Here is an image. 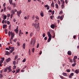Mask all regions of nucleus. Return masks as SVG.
I'll return each instance as SVG.
<instances>
[{"mask_svg":"<svg viewBox=\"0 0 79 79\" xmlns=\"http://www.w3.org/2000/svg\"><path fill=\"white\" fill-rule=\"evenodd\" d=\"M34 48H33L32 49V52L33 53H34Z\"/></svg>","mask_w":79,"mask_h":79,"instance_id":"50","label":"nucleus"},{"mask_svg":"<svg viewBox=\"0 0 79 79\" xmlns=\"http://www.w3.org/2000/svg\"><path fill=\"white\" fill-rule=\"evenodd\" d=\"M13 63L14 65H15L16 64V61H13Z\"/></svg>","mask_w":79,"mask_h":79,"instance_id":"31","label":"nucleus"},{"mask_svg":"<svg viewBox=\"0 0 79 79\" xmlns=\"http://www.w3.org/2000/svg\"><path fill=\"white\" fill-rule=\"evenodd\" d=\"M2 23L4 24L5 23V20H3L2 21Z\"/></svg>","mask_w":79,"mask_h":79,"instance_id":"51","label":"nucleus"},{"mask_svg":"<svg viewBox=\"0 0 79 79\" xmlns=\"http://www.w3.org/2000/svg\"><path fill=\"white\" fill-rule=\"evenodd\" d=\"M9 40H10V43L11 44H12V41H11V40H12L11 39H10Z\"/></svg>","mask_w":79,"mask_h":79,"instance_id":"42","label":"nucleus"},{"mask_svg":"<svg viewBox=\"0 0 79 79\" xmlns=\"http://www.w3.org/2000/svg\"><path fill=\"white\" fill-rule=\"evenodd\" d=\"M66 71L67 73H69L71 71L69 69H68Z\"/></svg>","mask_w":79,"mask_h":79,"instance_id":"47","label":"nucleus"},{"mask_svg":"<svg viewBox=\"0 0 79 79\" xmlns=\"http://www.w3.org/2000/svg\"><path fill=\"white\" fill-rule=\"evenodd\" d=\"M21 13H22V11H21V10H20V11H17V13L18 16H19V17H20V15H21Z\"/></svg>","mask_w":79,"mask_h":79,"instance_id":"3","label":"nucleus"},{"mask_svg":"<svg viewBox=\"0 0 79 79\" xmlns=\"http://www.w3.org/2000/svg\"><path fill=\"white\" fill-rule=\"evenodd\" d=\"M40 15L42 17H44V12H43V11H41L40 12Z\"/></svg>","mask_w":79,"mask_h":79,"instance_id":"9","label":"nucleus"},{"mask_svg":"<svg viewBox=\"0 0 79 79\" xmlns=\"http://www.w3.org/2000/svg\"><path fill=\"white\" fill-rule=\"evenodd\" d=\"M63 13V11L61 10L59 13V15H61V14H62Z\"/></svg>","mask_w":79,"mask_h":79,"instance_id":"46","label":"nucleus"},{"mask_svg":"<svg viewBox=\"0 0 79 79\" xmlns=\"http://www.w3.org/2000/svg\"><path fill=\"white\" fill-rule=\"evenodd\" d=\"M19 31V30L17 29H16L15 30V31L16 32V34H18V33Z\"/></svg>","mask_w":79,"mask_h":79,"instance_id":"14","label":"nucleus"},{"mask_svg":"<svg viewBox=\"0 0 79 79\" xmlns=\"http://www.w3.org/2000/svg\"><path fill=\"white\" fill-rule=\"evenodd\" d=\"M69 61L70 63H73V60H72V59L70 60Z\"/></svg>","mask_w":79,"mask_h":79,"instance_id":"54","label":"nucleus"},{"mask_svg":"<svg viewBox=\"0 0 79 79\" xmlns=\"http://www.w3.org/2000/svg\"><path fill=\"white\" fill-rule=\"evenodd\" d=\"M44 39L45 40H47V37H45Z\"/></svg>","mask_w":79,"mask_h":79,"instance_id":"56","label":"nucleus"},{"mask_svg":"<svg viewBox=\"0 0 79 79\" xmlns=\"http://www.w3.org/2000/svg\"><path fill=\"white\" fill-rule=\"evenodd\" d=\"M34 18H35V15H33L32 18V19H34Z\"/></svg>","mask_w":79,"mask_h":79,"instance_id":"32","label":"nucleus"},{"mask_svg":"<svg viewBox=\"0 0 79 79\" xmlns=\"http://www.w3.org/2000/svg\"><path fill=\"white\" fill-rule=\"evenodd\" d=\"M7 27V25H3V28H5V27Z\"/></svg>","mask_w":79,"mask_h":79,"instance_id":"21","label":"nucleus"},{"mask_svg":"<svg viewBox=\"0 0 79 79\" xmlns=\"http://www.w3.org/2000/svg\"><path fill=\"white\" fill-rule=\"evenodd\" d=\"M9 2L10 5H11V4H12V0H9Z\"/></svg>","mask_w":79,"mask_h":79,"instance_id":"30","label":"nucleus"},{"mask_svg":"<svg viewBox=\"0 0 79 79\" xmlns=\"http://www.w3.org/2000/svg\"><path fill=\"white\" fill-rule=\"evenodd\" d=\"M55 26L53 24H52L51 25V28H52V29H54L55 28Z\"/></svg>","mask_w":79,"mask_h":79,"instance_id":"8","label":"nucleus"},{"mask_svg":"<svg viewBox=\"0 0 79 79\" xmlns=\"http://www.w3.org/2000/svg\"><path fill=\"white\" fill-rule=\"evenodd\" d=\"M3 61L2 60H1L0 61V64H2L3 63Z\"/></svg>","mask_w":79,"mask_h":79,"instance_id":"49","label":"nucleus"},{"mask_svg":"<svg viewBox=\"0 0 79 79\" xmlns=\"http://www.w3.org/2000/svg\"><path fill=\"white\" fill-rule=\"evenodd\" d=\"M11 36H15V34L14 33H13L12 31H11Z\"/></svg>","mask_w":79,"mask_h":79,"instance_id":"20","label":"nucleus"},{"mask_svg":"<svg viewBox=\"0 0 79 79\" xmlns=\"http://www.w3.org/2000/svg\"><path fill=\"white\" fill-rule=\"evenodd\" d=\"M11 13L13 15H15V12L14 11V10H12Z\"/></svg>","mask_w":79,"mask_h":79,"instance_id":"13","label":"nucleus"},{"mask_svg":"<svg viewBox=\"0 0 79 79\" xmlns=\"http://www.w3.org/2000/svg\"><path fill=\"white\" fill-rule=\"evenodd\" d=\"M7 18H9V17L10 16V14H8V15H7Z\"/></svg>","mask_w":79,"mask_h":79,"instance_id":"55","label":"nucleus"},{"mask_svg":"<svg viewBox=\"0 0 79 79\" xmlns=\"http://www.w3.org/2000/svg\"><path fill=\"white\" fill-rule=\"evenodd\" d=\"M76 59H73V61L74 63H76V60H75Z\"/></svg>","mask_w":79,"mask_h":79,"instance_id":"59","label":"nucleus"},{"mask_svg":"<svg viewBox=\"0 0 79 79\" xmlns=\"http://www.w3.org/2000/svg\"><path fill=\"white\" fill-rule=\"evenodd\" d=\"M26 44L25 43H24L23 45V48L24 49H25V48H26Z\"/></svg>","mask_w":79,"mask_h":79,"instance_id":"15","label":"nucleus"},{"mask_svg":"<svg viewBox=\"0 0 79 79\" xmlns=\"http://www.w3.org/2000/svg\"><path fill=\"white\" fill-rule=\"evenodd\" d=\"M63 19V16H61L60 17V20H61V21H62V20Z\"/></svg>","mask_w":79,"mask_h":79,"instance_id":"37","label":"nucleus"},{"mask_svg":"<svg viewBox=\"0 0 79 79\" xmlns=\"http://www.w3.org/2000/svg\"><path fill=\"white\" fill-rule=\"evenodd\" d=\"M17 38H16L14 40H13V41L14 42H16V41L17 40Z\"/></svg>","mask_w":79,"mask_h":79,"instance_id":"28","label":"nucleus"},{"mask_svg":"<svg viewBox=\"0 0 79 79\" xmlns=\"http://www.w3.org/2000/svg\"><path fill=\"white\" fill-rule=\"evenodd\" d=\"M5 55H10V53L8 51H6V54Z\"/></svg>","mask_w":79,"mask_h":79,"instance_id":"7","label":"nucleus"},{"mask_svg":"<svg viewBox=\"0 0 79 79\" xmlns=\"http://www.w3.org/2000/svg\"><path fill=\"white\" fill-rule=\"evenodd\" d=\"M64 4H62L61 5V8L62 9H63L64 7Z\"/></svg>","mask_w":79,"mask_h":79,"instance_id":"25","label":"nucleus"},{"mask_svg":"<svg viewBox=\"0 0 79 79\" xmlns=\"http://www.w3.org/2000/svg\"><path fill=\"white\" fill-rule=\"evenodd\" d=\"M44 6H45V7H46V8H47L48 7H49V6H48V5H45Z\"/></svg>","mask_w":79,"mask_h":79,"instance_id":"53","label":"nucleus"},{"mask_svg":"<svg viewBox=\"0 0 79 79\" xmlns=\"http://www.w3.org/2000/svg\"><path fill=\"white\" fill-rule=\"evenodd\" d=\"M39 44L38 43L37 44V48H39Z\"/></svg>","mask_w":79,"mask_h":79,"instance_id":"57","label":"nucleus"},{"mask_svg":"<svg viewBox=\"0 0 79 79\" xmlns=\"http://www.w3.org/2000/svg\"><path fill=\"white\" fill-rule=\"evenodd\" d=\"M3 77V75L1 74H0V78H2Z\"/></svg>","mask_w":79,"mask_h":79,"instance_id":"35","label":"nucleus"},{"mask_svg":"<svg viewBox=\"0 0 79 79\" xmlns=\"http://www.w3.org/2000/svg\"><path fill=\"white\" fill-rule=\"evenodd\" d=\"M16 72H17V73H19V71H20V69H19L18 70L16 69Z\"/></svg>","mask_w":79,"mask_h":79,"instance_id":"26","label":"nucleus"},{"mask_svg":"<svg viewBox=\"0 0 79 79\" xmlns=\"http://www.w3.org/2000/svg\"><path fill=\"white\" fill-rule=\"evenodd\" d=\"M25 61H26V59L24 58V59L23 60V62H24Z\"/></svg>","mask_w":79,"mask_h":79,"instance_id":"52","label":"nucleus"},{"mask_svg":"<svg viewBox=\"0 0 79 79\" xmlns=\"http://www.w3.org/2000/svg\"><path fill=\"white\" fill-rule=\"evenodd\" d=\"M7 69L8 70H9V71L8 72V73H10L12 71L11 69V66H9L8 67H7Z\"/></svg>","mask_w":79,"mask_h":79,"instance_id":"4","label":"nucleus"},{"mask_svg":"<svg viewBox=\"0 0 79 79\" xmlns=\"http://www.w3.org/2000/svg\"><path fill=\"white\" fill-rule=\"evenodd\" d=\"M33 34V33L32 32H31L30 34V37H32V35Z\"/></svg>","mask_w":79,"mask_h":79,"instance_id":"33","label":"nucleus"},{"mask_svg":"<svg viewBox=\"0 0 79 79\" xmlns=\"http://www.w3.org/2000/svg\"><path fill=\"white\" fill-rule=\"evenodd\" d=\"M7 24H8V25L10 24V22L9 21H7Z\"/></svg>","mask_w":79,"mask_h":79,"instance_id":"34","label":"nucleus"},{"mask_svg":"<svg viewBox=\"0 0 79 79\" xmlns=\"http://www.w3.org/2000/svg\"><path fill=\"white\" fill-rule=\"evenodd\" d=\"M70 76H74V73H70Z\"/></svg>","mask_w":79,"mask_h":79,"instance_id":"48","label":"nucleus"},{"mask_svg":"<svg viewBox=\"0 0 79 79\" xmlns=\"http://www.w3.org/2000/svg\"><path fill=\"white\" fill-rule=\"evenodd\" d=\"M35 18L36 19H39V17H38V16H35Z\"/></svg>","mask_w":79,"mask_h":79,"instance_id":"41","label":"nucleus"},{"mask_svg":"<svg viewBox=\"0 0 79 79\" xmlns=\"http://www.w3.org/2000/svg\"><path fill=\"white\" fill-rule=\"evenodd\" d=\"M24 19H27V18L26 16L24 17Z\"/></svg>","mask_w":79,"mask_h":79,"instance_id":"61","label":"nucleus"},{"mask_svg":"<svg viewBox=\"0 0 79 79\" xmlns=\"http://www.w3.org/2000/svg\"><path fill=\"white\" fill-rule=\"evenodd\" d=\"M13 14H11L10 15V18H12L13 17Z\"/></svg>","mask_w":79,"mask_h":79,"instance_id":"60","label":"nucleus"},{"mask_svg":"<svg viewBox=\"0 0 79 79\" xmlns=\"http://www.w3.org/2000/svg\"><path fill=\"white\" fill-rule=\"evenodd\" d=\"M6 19V15H4V18H3L4 19V20Z\"/></svg>","mask_w":79,"mask_h":79,"instance_id":"27","label":"nucleus"},{"mask_svg":"<svg viewBox=\"0 0 79 79\" xmlns=\"http://www.w3.org/2000/svg\"><path fill=\"white\" fill-rule=\"evenodd\" d=\"M76 35H74L73 36V38L74 39H76Z\"/></svg>","mask_w":79,"mask_h":79,"instance_id":"63","label":"nucleus"},{"mask_svg":"<svg viewBox=\"0 0 79 79\" xmlns=\"http://www.w3.org/2000/svg\"><path fill=\"white\" fill-rule=\"evenodd\" d=\"M62 75L63 76H68V75H67V73H63Z\"/></svg>","mask_w":79,"mask_h":79,"instance_id":"12","label":"nucleus"},{"mask_svg":"<svg viewBox=\"0 0 79 79\" xmlns=\"http://www.w3.org/2000/svg\"><path fill=\"white\" fill-rule=\"evenodd\" d=\"M60 77L61 78V79H64V77L63 76L60 75Z\"/></svg>","mask_w":79,"mask_h":79,"instance_id":"40","label":"nucleus"},{"mask_svg":"<svg viewBox=\"0 0 79 79\" xmlns=\"http://www.w3.org/2000/svg\"><path fill=\"white\" fill-rule=\"evenodd\" d=\"M55 6H56V8H57V9H58V8H59V7H58V4H55Z\"/></svg>","mask_w":79,"mask_h":79,"instance_id":"19","label":"nucleus"},{"mask_svg":"<svg viewBox=\"0 0 79 79\" xmlns=\"http://www.w3.org/2000/svg\"><path fill=\"white\" fill-rule=\"evenodd\" d=\"M52 39V37H49V38L48 40V42H50Z\"/></svg>","mask_w":79,"mask_h":79,"instance_id":"11","label":"nucleus"},{"mask_svg":"<svg viewBox=\"0 0 79 79\" xmlns=\"http://www.w3.org/2000/svg\"><path fill=\"white\" fill-rule=\"evenodd\" d=\"M17 44L18 46H19V45H20V43L19 42H17Z\"/></svg>","mask_w":79,"mask_h":79,"instance_id":"39","label":"nucleus"},{"mask_svg":"<svg viewBox=\"0 0 79 79\" xmlns=\"http://www.w3.org/2000/svg\"><path fill=\"white\" fill-rule=\"evenodd\" d=\"M65 2L66 3V4H67V3H68V1H67V0H65Z\"/></svg>","mask_w":79,"mask_h":79,"instance_id":"64","label":"nucleus"},{"mask_svg":"<svg viewBox=\"0 0 79 79\" xmlns=\"http://www.w3.org/2000/svg\"><path fill=\"white\" fill-rule=\"evenodd\" d=\"M54 13H55V11L53 10L52 11V12L51 13L52 15H54Z\"/></svg>","mask_w":79,"mask_h":79,"instance_id":"44","label":"nucleus"},{"mask_svg":"<svg viewBox=\"0 0 79 79\" xmlns=\"http://www.w3.org/2000/svg\"><path fill=\"white\" fill-rule=\"evenodd\" d=\"M11 50H12V51H14V47H12V48H11Z\"/></svg>","mask_w":79,"mask_h":79,"instance_id":"36","label":"nucleus"},{"mask_svg":"<svg viewBox=\"0 0 79 79\" xmlns=\"http://www.w3.org/2000/svg\"><path fill=\"white\" fill-rule=\"evenodd\" d=\"M7 69H8V67H7L6 68H5L4 72L5 73H6V72L7 71Z\"/></svg>","mask_w":79,"mask_h":79,"instance_id":"18","label":"nucleus"},{"mask_svg":"<svg viewBox=\"0 0 79 79\" xmlns=\"http://www.w3.org/2000/svg\"><path fill=\"white\" fill-rule=\"evenodd\" d=\"M77 58V56H74V58H73V59L74 60H76Z\"/></svg>","mask_w":79,"mask_h":79,"instance_id":"24","label":"nucleus"},{"mask_svg":"<svg viewBox=\"0 0 79 79\" xmlns=\"http://www.w3.org/2000/svg\"><path fill=\"white\" fill-rule=\"evenodd\" d=\"M67 53L69 55H71L72 54L71 52L70 51H68Z\"/></svg>","mask_w":79,"mask_h":79,"instance_id":"10","label":"nucleus"},{"mask_svg":"<svg viewBox=\"0 0 79 79\" xmlns=\"http://www.w3.org/2000/svg\"><path fill=\"white\" fill-rule=\"evenodd\" d=\"M58 3L59 5H60V4H61V2H60V1L59 0H58Z\"/></svg>","mask_w":79,"mask_h":79,"instance_id":"45","label":"nucleus"},{"mask_svg":"<svg viewBox=\"0 0 79 79\" xmlns=\"http://www.w3.org/2000/svg\"><path fill=\"white\" fill-rule=\"evenodd\" d=\"M18 59V56H16L15 57V58L14 59V60H16V59Z\"/></svg>","mask_w":79,"mask_h":79,"instance_id":"29","label":"nucleus"},{"mask_svg":"<svg viewBox=\"0 0 79 79\" xmlns=\"http://www.w3.org/2000/svg\"><path fill=\"white\" fill-rule=\"evenodd\" d=\"M45 33H44L43 35V37H45Z\"/></svg>","mask_w":79,"mask_h":79,"instance_id":"38","label":"nucleus"},{"mask_svg":"<svg viewBox=\"0 0 79 79\" xmlns=\"http://www.w3.org/2000/svg\"><path fill=\"white\" fill-rule=\"evenodd\" d=\"M1 60H2V61H3L5 60V58L4 57H2L1 58Z\"/></svg>","mask_w":79,"mask_h":79,"instance_id":"43","label":"nucleus"},{"mask_svg":"<svg viewBox=\"0 0 79 79\" xmlns=\"http://www.w3.org/2000/svg\"><path fill=\"white\" fill-rule=\"evenodd\" d=\"M51 6L52 7H54L55 6V5H54V3L53 2H52L51 4Z\"/></svg>","mask_w":79,"mask_h":79,"instance_id":"22","label":"nucleus"},{"mask_svg":"<svg viewBox=\"0 0 79 79\" xmlns=\"http://www.w3.org/2000/svg\"><path fill=\"white\" fill-rule=\"evenodd\" d=\"M61 3H62V4H64V1H63L61 2Z\"/></svg>","mask_w":79,"mask_h":79,"instance_id":"58","label":"nucleus"},{"mask_svg":"<svg viewBox=\"0 0 79 79\" xmlns=\"http://www.w3.org/2000/svg\"><path fill=\"white\" fill-rule=\"evenodd\" d=\"M69 77L70 79H71V78H72V76H71V75H70L69 76Z\"/></svg>","mask_w":79,"mask_h":79,"instance_id":"62","label":"nucleus"},{"mask_svg":"<svg viewBox=\"0 0 79 79\" xmlns=\"http://www.w3.org/2000/svg\"><path fill=\"white\" fill-rule=\"evenodd\" d=\"M75 73L76 74H78L79 73V72L77 69H76L75 71Z\"/></svg>","mask_w":79,"mask_h":79,"instance_id":"16","label":"nucleus"},{"mask_svg":"<svg viewBox=\"0 0 79 79\" xmlns=\"http://www.w3.org/2000/svg\"><path fill=\"white\" fill-rule=\"evenodd\" d=\"M6 60V62H7V63H8L9 61H10V60H11V59H10V58H9L8 59H7Z\"/></svg>","mask_w":79,"mask_h":79,"instance_id":"6","label":"nucleus"},{"mask_svg":"<svg viewBox=\"0 0 79 79\" xmlns=\"http://www.w3.org/2000/svg\"><path fill=\"white\" fill-rule=\"evenodd\" d=\"M34 26L35 29H36L37 31H39L40 30V27H39V25H37L36 23H35L34 24Z\"/></svg>","mask_w":79,"mask_h":79,"instance_id":"2","label":"nucleus"},{"mask_svg":"<svg viewBox=\"0 0 79 79\" xmlns=\"http://www.w3.org/2000/svg\"><path fill=\"white\" fill-rule=\"evenodd\" d=\"M47 35L49 37H52V35L49 31L48 32Z\"/></svg>","mask_w":79,"mask_h":79,"instance_id":"5","label":"nucleus"},{"mask_svg":"<svg viewBox=\"0 0 79 79\" xmlns=\"http://www.w3.org/2000/svg\"><path fill=\"white\" fill-rule=\"evenodd\" d=\"M7 9L9 11H11V7H10L9 6L7 7Z\"/></svg>","mask_w":79,"mask_h":79,"instance_id":"17","label":"nucleus"},{"mask_svg":"<svg viewBox=\"0 0 79 79\" xmlns=\"http://www.w3.org/2000/svg\"><path fill=\"white\" fill-rule=\"evenodd\" d=\"M76 63H74L73 64H72V66H73V67H74V66H76Z\"/></svg>","mask_w":79,"mask_h":79,"instance_id":"23","label":"nucleus"},{"mask_svg":"<svg viewBox=\"0 0 79 79\" xmlns=\"http://www.w3.org/2000/svg\"><path fill=\"white\" fill-rule=\"evenodd\" d=\"M35 40H34L33 41V40H32V39L30 41L31 45H32V47H34V45H35Z\"/></svg>","mask_w":79,"mask_h":79,"instance_id":"1","label":"nucleus"}]
</instances>
